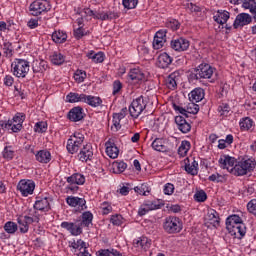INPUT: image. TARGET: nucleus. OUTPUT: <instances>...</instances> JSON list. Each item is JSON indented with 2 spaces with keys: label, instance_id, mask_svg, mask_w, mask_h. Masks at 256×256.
I'll return each instance as SVG.
<instances>
[{
  "label": "nucleus",
  "instance_id": "f257e3e1",
  "mask_svg": "<svg viewBox=\"0 0 256 256\" xmlns=\"http://www.w3.org/2000/svg\"><path fill=\"white\" fill-rule=\"evenodd\" d=\"M226 229L235 239H241L247 233V226H245L243 219L237 214L227 217Z\"/></svg>",
  "mask_w": 256,
  "mask_h": 256
},
{
  "label": "nucleus",
  "instance_id": "f03ea898",
  "mask_svg": "<svg viewBox=\"0 0 256 256\" xmlns=\"http://www.w3.org/2000/svg\"><path fill=\"white\" fill-rule=\"evenodd\" d=\"M213 73H215V68L211 65L207 63L200 64L190 72L188 81L190 83H195V81H201V79H211L210 83H213L215 81V78H211L213 77Z\"/></svg>",
  "mask_w": 256,
  "mask_h": 256
},
{
  "label": "nucleus",
  "instance_id": "7ed1b4c3",
  "mask_svg": "<svg viewBox=\"0 0 256 256\" xmlns=\"http://www.w3.org/2000/svg\"><path fill=\"white\" fill-rule=\"evenodd\" d=\"M25 122L24 113H16L12 120L3 121L0 124L2 129L10 131V133H19L23 129V123Z\"/></svg>",
  "mask_w": 256,
  "mask_h": 256
},
{
  "label": "nucleus",
  "instance_id": "20e7f679",
  "mask_svg": "<svg viewBox=\"0 0 256 256\" xmlns=\"http://www.w3.org/2000/svg\"><path fill=\"white\" fill-rule=\"evenodd\" d=\"M163 229L168 235H175L183 231V222L177 216H168L163 222Z\"/></svg>",
  "mask_w": 256,
  "mask_h": 256
},
{
  "label": "nucleus",
  "instance_id": "39448f33",
  "mask_svg": "<svg viewBox=\"0 0 256 256\" xmlns=\"http://www.w3.org/2000/svg\"><path fill=\"white\" fill-rule=\"evenodd\" d=\"M29 69H31L29 61L25 59H15L11 64V72L18 79H25L27 73H29Z\"/></svg>",
  "mask_w": 256,
  "mask_h": 256
},
{
  "label": "nucleus",
  "instance_id": "423d86ee",
  "mask_svg": "<svg viewBox=\"0 0 256 256\" xmlns=\"http://www.w3.org/2000/svg\"><path fill=\"white\" fill-rule=\"evenodd\" d=\"M149 103V98L145 96H139L135 100L132 101L129 106V113L133 117V119H137L145 109H147V104Z\"/></svg>",
  "mask_w": 256,
  "mask_h": 256
},
{
  "label": "nucleus",
  "instance_id": "0eeeda50",
  "mask_svg": "<svg viewBox=\"0 0 256 256\" xmlns=\"http://www.w3.org/2000/svg\"><path fill=\"white\" fill-rule=\"evenodd\" d=\"M255 161L251 159L241 160L237 164L234 165V168H231L232 175L236 177H241L243 175H247V173H251L253 169H255Z\"/></svg>",
  "mask_w": 256,
  "mask_h": 256
},
{
  "label": "nucleus",
  "instance_id": "6e6552de",
  "mask_svg": "<svg viewBox=\"0 0 256 256\" xmlns=\"http://www.w3.org/2000/svg\"><path fill=\"white\" fill-rule=\"evenodd\" d=\"M85 141V136L81 132H75L67 141L66 149L71 155L78 153L79 149L83 147V142Z\"/></svg>",
  "mask_w": 256,
  "mask_h": 256
},
{
  "label": "nucleus",
  "instance_id": "1a4fd4ad",
  "mask_svg": "<svg viewBox=\"0 0 256 256\" xmlns=\"http://www.w3.org/2000/svg\"><path fill=\"white\" fill-rule=\"evenodd\" d=\"M29 10L31 15L39 17L41 13L51 10V4H49V0H35L30 4Z\"/></svg>",
  "mask_w": 256,
  "mask_h": 256
},
{
  "label": "nucleus",
  "instance_id": "9d476101",
  "mask_svg": "<svg viewBox=\"0 0 256 256\" xmlns=\"http://www.w3.org/2000/svg\"><path fill=\"white\" fill-rule=\"evenodd\" d=\"M85 15H89L90 17H94V19H100V21H111L113 19H117L119 15L115 12H95L90 8H85L83 12Z\"/></svg>",
  "mask_w": 256,
  "mask_h": 256
},
{
  "label": "nucleus",
  "instance_id": "9b49d317",
  "mask_svg": "<svg viewBox=\"0 0 256 256\" xmlns=\"http://www.w3.org/2000/svg\"><path fill=\"white\" fill-rule=\"evenodd\" d=\"M17 189L23 197H29L35 191V182L33 180H21L17 185Z\"/></svg>",
  "mask_w": 256,
  "mask_h": 256
},
{
  "label": "nucleus",
  "instance_id": "f8f14e48",
  "mask_svg": "<svg viewBox=\"0 0 256 256\" xmlns=\"http://www.w3.org/2000/svg\"><path fill=\"white\" fill-rule=\"evenodd\" d=\"M79 161L82 163H87V161H93V146L91 144L83 145L80 148V152L78 153Z\"/></svg>",
  "mask_w": 256,
  "mask_h": 256
},
{
  "label": "nucleus",
  "instance_id": "ddd939ff",
  "mask_svg": "<svg viewBox=\"0 0 256 256\" xmlns=\"http://www.w3.org/2000/svg\"><path fill=\"white\" fill-rule=\"evenodd\" d=\"M66 203L69 207H78L79 211H85V209H87V200H85V198L68 196L66 198Z\"/></svg>",
  "mask_w": 256,
  "mask_h": 256
},
{
  "label": "nucleus",
  "instance_id": "4468645a",
  "mask_svg": "<svg viewBox=\"0 0 256 256\" xmlns=\"http://www.w3.org/2000/svg\"><path fill=\"white\" fill-rule=\"evenodd\" d=\"M184 169L188 175L195 176L199 173V163L195 160V158H185Z\"/></svg>",
  "mask_w": 256,
  "mask_h": 256
},
{
  "label": "nucleus",
  "instance_id": "2eb2a0df",
  "mask_svg": "<svg viewBox=\"0 0 256 256\" xmlns=\"http://www.w3.org/2000/svg\"><path fill=\"white\" fill-rule=\"evenodd\" d=\"M167 41V30H159L156 32L153 40L154 49H161Z\"/></svg>",
  "mask_w": 256,
  "mask_h": 256
},
{
  "label": "nucleus",
  "instance_id": "dca6fc26",
  "mask_svg": "<svg viewBox=\"0 0 256 256\" xmlns=\"http://www.w3.org/2000/svg\"><path fill=\"white\" fill-rule=\"evenodd\" d=\"M251 21H253L251 15L247 13H240L236 16L233 27L234 29H239V27H245V25H249Z\"/></svg>",
  "mask_w": 256,
  "mask_h": 256
},
{
  "label": "nucleus",
  "instance_id": "f3484780",
  "mask_svg": "<svg viewBox=\"0 0 256 256\" xmlns=\"http://www.w3.org/2000/svg\"><path fill=\"white\" fill-rule=\"evenodd\" d=\"M60 227H62V229H66L74 236L81 235V233H83V228L81 225L77 224V222H62Z\"/></svg>",
  "mask_w": 256,
  "mask_h": 256
},
{
  "label": "nucleus",
  "instance_id": "a211bd4d",
  "mask_svg": "<svg viewBox=\"0 0 256 256\" xmlns=\"http://www.w3.org/2000/svg\"><path fill=\"white\" fill-rule=\"evenodd\" d=\"M189 45V40L182 37L171 41V47L174 49V51H187L189 49Z\"/></svg>",
  "mask_w": 256,
  "mask_h": 256
},
{
  "label": "nucleus",
  "instance_id": "6ab92c4d",
  "mask_svg": "<svg viewBox=\"0 0 256 256\" xmlns=\"http://www.w3.org/2000/svg\"><path fill=\"white\" fill-rule=\"evenodd\" d=\"M235 158L229 155H223L219 159V164L222 169H227L231 173V169H235Z\"/></svg>",
  "mask_w": 256,
  "mask_h": 256
},
{
  "label": "nucleus",
  "instance_id": "aec40b11",
  "mask_svg": "<svg viewBox=\"0 0 256 256\" xmlns=\"http://www.w3.org/2000/svg\"><path fill=\"white\" fill-rule=\"evenodd\" d=\"M85 118V113H83V108L81 106L72 108L68 113V119L77 123Z\"/></svg>",
  "mask_w": 256,
  "mask_h": 256
},
{
  "label": "nucleus",
  "instance_id": "412c9836",
  "mask_svg": "<svg viewBox=\"0 0 256 256\" xmlns=\"http://www.w3.org/2000/svg\"><path fill=\"white\" fill-rule=\"evenodd\" d=\"M189 100L192 103H199L205 99V90L203 88H195L188 94Z\"/></svg>",
  "mask_w": 256,
  "mask_h": 256
},
{
  "label": "nucleus",
  "instance_id": "4be33fe9",
  "mask_svg": "<svg viewBox=\"0 0 256 256\" xmlns=\"http://www.w3.org/2000/svg\"><path fill=\"white\" fill-rule=\"evenodd\" d=\"M134 247L141 249L142 251H148L151 247V240L145 236L137 238L133 241Z\"/></svg>",
  "mask_w": 256,
  "mask_h": 256
},
{
  "label": "nucleus",
  "instance_id": "5701e85b",
  "mask_svg": "<svg viewBox=\"0 0 256 256\" xmlns=\"http://www.w3.org/2000/svg\"><path fill=\"white\" fill-rule=\"evenodd\" d=\"M171 63H173V58H171V56L166 52L160 54L157 58V66L160 69H167Z\"/></svg>",
  "mask_w": 256,
  "mask_h": 256
},
{
  "label": "nucleus",
  "instance_id": "b1692460",
  "mask_svg": "<svg viewBox=\"0 0 256 256\" xmlns=\"http://www.w3.org/2000/svg\"><path fill=\"white\" fill-rule=\"evenodd\" d=\"M106 147V154L110 159H117L119 157V148L117 145L114 144V142H111V140H108L105 143Z\"/></svg>",
  "mask_w": 256,
  "mask_h": 256
},
{
  "label": "nucleus",
  "instance_id": "393cba45",
  "mask_svg": "<svg viewBox=\"0 0 256 256\" xmlns=\"http://www.w3.org/2000/svg\"><path fill=\"white\" fill-rule=\"evenodd\" d=\"M175 123L181 133H189L191 131V124L183 116H176Z\"/></svg>",
  "mask_w": 256,
  "mask_h": 256
},
{
  "label": "nucleus",
  "instance_id": "a878e982",
  "mask_svg": "<svg viewBox=\"0 0 256 256\" xmlns=\"http://www.w3.org/2000/svg\"><path fill=\"white\" fill-rule=\"evenodd\" d=\"M229 17H231V14L227 10H218L213 19L219 25H225L229 21Z\"/></svg>",
  "mask_w": 256,
  "mask_h": 256
},
{
  "label": "nucleus",
  "instance_id": "bb28decb",
  "mask_svg": "<svg viewBox=\"0 0 256 256\" xmlns=\"http://www.w3.org/2000/svg\"><path fill=\"white\" fill-rule=\"evenodd\" d=\"M128 77L131 79V81H135V83H139V81H145V73H143L139 68L131 69Z\"/></svg>",
  "mask_w": 256,
  "mask_h": 256
},
{
  "label": "nucleus",
  "instance_id": "cd10ccee",
  "mask_svg": "<svg viewBox=\"0 0 256 256\" xmlns=\"http://www.w3.org/2000/svg\"><path fill=\"white\" fill-rule=\"evenodd\" d=\"M83 103L90 105V107H101L103 100L101 99V97H98V96L84 94Z\"/></svg>",
  "mask_w": 256,
  "mask_h": 256
},
{
  "label": "nucleus",
  "instance_id": "c85d7f7f",
  "mask_svg": "<svg viewBox=\"0 0 256 256\" xmlns=\"http://www.w3.org/2000/svg\"><path fill=\"white\" fill-rule=\"evenodd\" d=\"M32 71L33 73H43L47 71V61L45 60H33L32 62Z\"/></svg>",
  "mask_w": 256,
  "mask_h": 256
},
{
  "label": "nucleus",
  "instance_id": "c756f323",
  "mask_svg": "<svg viewBox=\"0 0 256 256\" xmlns=\"http://www.w3.org/2000/svg\"><path fill=\"white\" fill-rule=\"evenodd\" d=\"M206 221H209L210 225H213V227H219L221 218H219V213H217L215 209H210L207 213Z\"/></svg>",
  "mask_w": 256,
  "mask_h": 256
},
{
  "label": "nucleus",
  "instance_id": "7c9ffc66",
  "mask_svg": "<svg viewBox=\"0 0 256 256\" xmlns=\"http://www.w3.org/2000/svg\"><path fill=\"white\" fill-rule=\"evenodd\" d=\"M70 185H85V176L81 173H74L67 178Z\"/></svg>",
  "mask_w": 256,
  "mask_h": 256
},
{
  "label": "nucleus",
  "instance_id": "2f4dec72",
  "mask_svg": "<svg viewBox=\"0 0 256 256\" xmlns=\"http://www.w3.org/2000/svg\"><path fill=\"white\" fill-rule=\"evenodd\" d=\"M35 157L38 163L47 164L51 161V152L48 150H40L35 154Z\"/></svg>",
  "mask_w": 256,
  "mask_h": 256
},
{
  "label": "nucleus",
  "instance_id": "473e14b6",
  "mask_svg": "<svg viewBox=\"0 0 256 256\" xmlns=\"http://www.w3.org/2000/svg\"><path fill=\"white\" fill-rule=\"evenodd\" d=\"M34 209L37 211H49L51 206L49 204V199L47 197L36 200L34 204Z\"/></svg>",
  "mask_w": 256,
  "mask_h": 256
},
{
  "label": "nucleus",
  "instance_id": "72a5a7b5",
  "mask_svg": "<svg viewBox=\"0 0 256 256\" xmlns=\"http://www.w3.org/2000/svg\"><path fill=\"white\" fill-rule=\"evenodd\" d=\"M77 225H80V227H89V225H91V223H93V213H91L90 211H86L84 213H82V220H78Z\"/></svg>",
  "mask_w": 256,
  "mask_h": 256
},
{
  "label": "nucleus",
  "instance_id": "f704fd0d",
  "mask_svg": "<svg viewBox=\"0 0 256 256\" xmlns=\"http://www.w3.org/2000/svg\"><path fill=\"white\" fill-rule=\"evenodd\" d=\"M177 81H179V72H173L167 77L166 86L168 89H176Z\"/></svg>",
  "mask_w": 256,
  "mask_h": 256
},
{
  "label": "nucleus",
  "instance_id": "c9c22d12",
  "mask_svg": "<svg viewBox=\"0 0 256 256\" xmlns=\"http://www.w3.org/2000/svg\"><path fill=\"white\" fill-rule=\"evenodd\" d=\"M244 9H249L254 21H256V1L255 0H244L242 3Z\"/></svg>",
  "mask_w": 256,
  "mask_h": 256
},
{
  "label": "nucleus",
  "instance_id": "e433bc0d",
  "mask_svg": "<svg viewBox=\"0 0 256 256\" xmlns=\"http://www.w3.org/2000/svg\"><path fill=\"white\" fill-rule=\"evenodd\" d=\"M66 99H67L68 103H83V101L85 99V94L70 92L66 96Z\"/></svg>",
  "mask_w": 256,
  "mask_h": 256
},
{
  "label": "nucleus",
  "instance_id": "4c0bfd02",
  "mask_svg": "<svg viewBox=\"0 0 256 256\" xmlns=\"http://www.w3.org/2000/svg\"><path fill=\"white\" fill-rule=\"evenodd\" d=\"M52 41L54 43H65L67 41V33L64 31L58 30L52 33Z\"/></svg>",
  "mask_w": 256,
  "mask_h": 256
},
{
  "label": "nucleus",
  "instance_id": "58836bf2",
  "mask_svg": "<svg viewBox=\"0 0 256 256\" xmlns=\"http://www.w3.org/2000/svg\"><path fill=\"white\" fill-rule=\"evenodd\" d=\"M189 149H191V142L187 140L182 141L178 148V155H180V157H185V155L189 153Z\"/></svg>",
  "mask_w": 256,
  "mask_h": 256
},
{
  "label": "nucleus",
  "instance_id": "ea45409f",
  "mask_svg": "<svg viewBox=\"0 0 256 256\" xmlns=\"http://www.w3.org/2000/svg\"><path fill=\"white\" fill-rule=\"evenodd\" d=\"M50 61L53 65H63V63H65V56L59 52H54L50 56Z\"/></svg>",
  "mask_w": 256,
  "mask_h": 256
},
{
  "label": "nucleus",
  "instance_id": "a19ab883",
  "mask_svg": "<svg viewBox=\"0 0 256 256\" xmlns=\"http://www.w3.org/2000/svg\"><path fill=\"white\" fill-rule=\"evenodd\" d=\"M165 142L163 141V138H156L153 142H152V149L154 151H166L167 147H165Z\"/></svg>",
  "mask_w": 256,
  "mask_h": 256
},
{
  "label": "nucleus",
  "instance_id": "79ce46f5",
  "mask_svg": "<svg viewBox=\"0 0 256 256\" xmlns=\"http://www.w3.org/2000/svg\"><path fill=\"white\" fill-rule=\"evenodd\" d=\"M239 125L241 131H249L253 127V120L249 117L242 118Z\"/></svg>",
  "mask_w": 256,
  "mask_h": 256
},
{
  "label": "nucleus",
  "instance_id": "37998d69",
  "mask_svg": "<svg viewBox=\"0 0 256 256\" xmlns=\"http://www.w3.org/2000/svg\"><path fill=\"white\" fill-rule=\"evenodd\" d=\"M218 113L221 117H229V113H231V106L227 103H222L218 106Z\"/></svg>",
  "mask_w": 256,
  "mask_h": 256
},
{
  "label": "nucleus",
  "instance_id": "c03bdc74",
  "mask_svg": "<svg viewBox=\"0 0 256 256\" xmlns=\"http://www.w3.org/2000/svg\"><path fill=\"white\" fill-rule=\"evenodd\" d=\"M17 223L20 233H27L29 231V224L25 221V218H23V216H19L17 218Z\"/></svg>",
  "mask_w": 256,
  "mask_h": 256
},
{
  "label": "nucleus",
  "instance_id": "a18cd8bd",
  "mask_svg": "<svg viewBox=\"0 0 256 256\" xmlns=\"http://www.w3.org/2000/svg\"><path fill=\"white\" fill-rule=\"evenodd\" d=\"M2 49L6 57H13V44L7 40L3 42Z\"/></svg>",
  "mask_w": 256,
  "mask_h": 256
},
{
  "label": "nucleus",
  "instance_id": "49530a36",
  "mask_svg": "<svg viewBox=\"0 0 256 256\" xmlns=\"http://www.w3.org/2000/svg\"><path fill=\"white\" fill-rule=\"evenodd\" d=\"M17 229H19V226H17L15 222L8 221L4 225V231L11 235H13V233H16Z\"/></svg>",
  "mask_w": 256,
  "mask_h": 256
},
{
  "label": "nucleus",
  "instance_id": "de8ad7c7",
  "mask_svg": "<svg viewBox=\"0 0 256 256\" xmlns=\"http://www.w3.org/2000/svg\"><path fill=\"white\" fill-rule=\"evenodd\" d=\"M86 35H89V31H85L83 26H79L77 29H74V37L75 39H83Z\"/></svg>",
  "mask_w": 256,
  "mask_h": 256
},
{
  "label": "nucleus",
  "instance_id": "09e8293b",
  "mask_svg": "<svg viewBox=\"0 0 256 256\" xmlns=\"http://www.w3.org/2000/svg\"><path fill=\"white\" fill-rule=\"evenodd\" d=\"M122 5L124 9H136L139 5V0H122Z\"/></svg>",
  "mask_w": 256,
  "mask_h": 256
},
{
  "label": "nucleus",
  "instance_id": "8fccbe9b",
  "mask_svg": "<svg viewBox=\"0 0 256 256\" xmlns=\"http://www.w3.org/2000/svg\"><path fill=\"white\" fill-rule=\"evenodd\" d=\"M113 169H114V173H123L125 171V169H127V163L120 161V162H115L113 163Z\"/></svg>",
  "mask_w": 256,
  "mask_h": 256
},
{
  "label": "nucleus",
  "instance_id": "3c124183",
  "mask_svg": "<svg viewBox=\"0 0 256 256\" xmlns=\"http://www.w3.org/2000/svg\"><path fill=\"white\" fill-rule=\"evenodd\" d=\"M194 199L198 203H205L207 201V193L204 190H199L194 194Z\"/></svg>",
  "mask_w": 256,
  "mask_h": 256
},
{
  "label": "nucleus",
  "instance_id": "603ef678",
  "mask_svg": "<svg viewBox=\"0 0 256 256\" xmlns=\"http://www.w3.org/2000/svg\"><path fill=\"white\" fill-rule=\"evenodd\" d=\"M186 113L197 115L199 113V105L196 102H191L186 107Z\"/></svg>",
  "mask_w": 256,
  "mask_h": 256
},
{
  "label": "nucleus",
  "instance_id": "864d4df0",
  "mask_svg": "<svg viewBox=\"0 0 256 256\" xmlns=\"http://www.w3.org/2000/svg\"><path fill=\"white\" fill-rule=\"evenodd\" d=\"M35 133H45L47 131V122L40 121L37 122L34 126Z\"/></svg>",
  "mask_w": 256,
  "mask_h": 256
},
{
  "label": "nucleus",
  "instance_id": "5fc2aeb1",
  "mask_svg": "<svg viewBox=\"0 0 256 256\" xmlns=\"http://www.w3.org/2000/svg\"><path fill=\"white\" fill-rule=\"evenodd\" d=\"M3 157L8 161H11L13 157H15V151L11 148V146H6L3 150Z\"/></svg>",
  "mask_w": 256,
  "mask_h": 256
},
{
  "label": "nucleus",
  "instance_id": "6e6d98bb",
  "mask_svg": "<svg viewBox=\"0 0 256 256\" xmlns=\"http://www.w3.org/2000/svg\"><path fill=\"white\" fill-rule=\"evenodd\" d=\"M144 204H146V207L148 208V211H155V210L161 209L163 207V204H161L157 201H148Z\"/></svg>",
  "mask_w": 256,
  "mask_h": 256
},
{
  "label": "nucleus",
  "instance_id": "4d7b16f0",
  "mask_svg": "<svg viewBox=\"0 0 256 256\" xmlns=\"http://www.w3.org/2000/svg\"><path fill=\"white\" fill-rule=\"evenodd\" d=\"M135 193H138V195H147V193L150 192L149 186L147 184H141L140 186H136L134 188Z\"/></svg>",
  "mask_w": 256,
  "mask_h": 256
},
{
  "label": "nucleus",
  "instance_id": "13d9d810",
  "mask_svg": "<svg viewBox=\"0 0 256 256\" xmlns=\"http://www.w3.org/2000/svg\"><path fill=\"white\" fill-rule=\"evenodd\" d=\"M86 77H87V73L83 70H77L76 73L74 74V79L78 83H83Z\"/></svg>",
  "mask_w": 256,
  "mask_h": 256
},
{
  "label": "nucleus",
  "instance_id": "bf43d9fd",
  "mask_svg": "<svg viewBox=\"0 0 256 256\" xmlns=\"http://www.w3.org/2000/svg\"><path fill=\"white\" fill-rule=\"evenodd\" d=\"M247 210L256 217V199H252L248 202Z\"/></svg>",
  "mask_w": 256,
  "mask_h": 256
},
{
  "label": "nucleus",
  "instance_id": "052dcab7",
  "mask_svg": "<svg viewBox=\"0 0 256 256\" xmlns=\"http://www.w3.org/2000/svg\"><path fill=\"white\" fill-rule=\"evenodd\" d=\"M101 209L103 215H109V213L113 211V207H111V205H109L107 202H103L101 204Z\"/></svg>",
  "mask_w": 256,
  "mask_h": 256
},
{
  "label": "nucleus",
  "instance_id": "680f3d73",
  "mask_svg": "<svg viewBox=\"0 0 256 256\" xmlns=\"http://www.w3.org/2000/svg\"><path fill=\"white\" fill-rule=\"evenodd\" d=\"M92 61L94 63H103V61H105V54H103V52H98L94 54Z\"/></svg>",
  "mask_w": 256,
  "mask_h": 256
},
{
  "label": "nucleus",
  "instance_id": "e2e57ef3",
  "mask_svg": "<svg viewBox=\"0 0 256 256\" xmlns=\"http://www.w3.org/2000/svg\"><path fill=\"white\" fill-rule=\"evenodd\" d=\"M112 130L118 131L121 129V119L117 118V116L113 115V126L111 127Z\"/></svg>",
  "mask_w": 256,
  "mask_h": 256
},
{
  "label": "nucleus",
  "instance_id": "0e129e2a",
  "mask_svg": "<svg viewBox=\"0 0 256 256\" xmlns=\"http://www.w3.org/2000/svg\"><path fill=\"white\" fill-rule=\"evenodd\" d=\"M121 89H123V84H121V81L116 80L113 83V95H117V93H119V91H121Z\"/></svg>",
  "mask_w": 256,
  "mask_h": 256
},
{
  "label": "nucleus",
  "instance_id": "69168bd1",
  "mask_svg": "<svg viewBox=\"0 0 256 256\" xmlns=\"http://www.w3.org/2000/svg\"><path fill=\"white\" fill-rule=\"evenodd\" d=\"M175 191V186L171 183H167L164 186V193L165 195H173V192Z\"/></svg>",
  "mask_w": 256,
  "mask_h": 256
},
{
  "label": "nucleus",
  "instance_id": "338daca9",
  "mask_svg": "<svg viewBox=\"0 0 256 256\" xmlns=\"http://www.w3.org/2000/svg\"><path fill=\"white\" fill-rule=\"evenodd\" d=\"M110 221L113 225H116L117 227H119V225L123 223V221L121 220V215L112 216Z\"/></svg>",
  "mask_w": 256,
  "mask_h": 256
},
{
  "label": "nucleus",
  "instance_id": "774afa93",
  "mask_svg": "<svg viewBox=\"0 0 256 256\" xmlns=\"http://www.w3.org/2000/svg\"><path fill=\"white\" fill-rule=\"evenodd\" d=\"M97 256H111V251L109 249H103V250H99L96 253Z\"/></svg>",
  "mask_w": 256,
  "mask_h": 256
}]
</instances>
